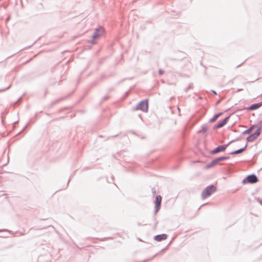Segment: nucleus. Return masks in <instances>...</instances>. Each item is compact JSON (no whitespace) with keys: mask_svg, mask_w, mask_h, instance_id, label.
<instances>
[{"mask_svg":"<svg viewBox=\"0 0 262 262\" xmlns=\"http://www.w3.org/2000/svg\"><path fill=\"white\" fill-rule=\"evenodd\" d=\"M215 191V187L213 185H210L206 187L202 193V197L205 199L210 195L213 192Z\"/></svg>","mask_w":262,"mask_h":262,"instance_id":"f257e3e1","label":"nucleus"},{"mask_svg":"<svg viewBox=\"0 0 262 262\" xmlns=\"http://www.w3.org/2000/svg\"><path fill=\"white\" fill-rule=\"evenodd\" d=\"M104 33V29L102 27H99L97 28L93 35V42L97 40L100 37L102 36Z\"/></svg>","mask_w":262,"mask_h":262,"instance_id":"f03ea898","label":"nucleus"},{"mask_svg":"<svg viewBox=\"0 0 262 262\" xmlns=\"http://www.w3.org/2000/svg\"><path fill=\"white\" fill-rule=\"evenodd\" d=\"M148 105L147 100H143L140 102L137 105L136 110H140L144 112L148 111Z\"/></svg>","mask_w":262,"mask_h":262,"instance_id":"7ed1b4c3","label":"nucleus"},{"mask_svg":"<svg viewBox=\"0 0 262 262\" xmlns=\"http://www.w3.org/2000/svg\"><path fill=\"white\" fill-rule=\"evenodd\" d=\"M228 159V157H220L219 158H217L214 160H213L208 166H207V167L208 168H209V167H211L212 166H214L215 165H216L219 162L221 161H223V160H226V159Z\"/></svg>","mask_w":262,"mask_h":262,"instance_id":"20e7f679","label":"nucleus"},{"mask_svg":"<svg viewBox=\"0 0 262 262\" xmlns=\"http://www.w3.org/2000/svg\"><path fill=\"white\" fill-rule=\"evenodd\" d=\"M162 202V197L159 195L156 196L155 201V212L157 213L161 207V204Z\"/></svg>","mask_w":262,"mask_h":262,"instance_id":"39448f33","label":"nucleus"},{"mask_svg":"<svg viewBox=\"0 0 262 262\" xmlns=\"http://www.w3.org/2000/svg\"><path fill=\"white\" fill-rule=\"evenodd\" d=\"M260 129L259 128H258L253 134L248 136L247 138V141L249 142H251L254 140L259 136L260 134Z\"/></svg>","mask_w":262,"mask_h":262,"instance_id":"423d86ee","label":"nucleus"},{"mask_svg":"<svg viewBox=\"0 0 262 262\" xmlns=\"http://www.w3.org/2000/svg\"><path fill=\"white\" fill-rule=\"evenodd\" d=\"M227 145H226L219 146L212 151V153L215 154L220 151H224L227 148Z\"/></svg>","mask_w":262,"mask_h":262,"instance_id":"0eeeda50","label":"nucleus"},{"mask_svg":"<svg viewBox=\"0 0 262 262\" xmlns=\"http://www.w3.org/2000/svg\"><path fill=\"white\" fill-rule=\"evenodd\" d=\"M247 180L249 183H254L257 182V178L255 175H250L247 177Z\"/></svg>","mask_w":262,"mask_h":262,"instance_id":"6e6552de","label":"nucleus"},{"mask_svg":"<svg viewBox=\"0 0 262 262\" xmlns=\"http://www.w3.org/2000/svg\"><path fill=\"white\" fill-rule=\"evenodd\" d=\"M167 236L165 234L158 235L155 237V239L158 242H160L165 240L167 238Z\"/></svg>","mask_w":262,"mask_h":262,"instance_id":"1a4fd4ad","label":"nucleus"},{"mask_svg":"<svg viewBox=\"0 0 262 262\" xmlns=\"http://www.w3.org/2000/svg\"><path fill=\"white\" fill-rule=\"evenodd\" d=\"M229 117H226L221 123H219L217 125V128H220L223 126L225 124H226L227 120L228 119Z\"/></svg>","mask_w":262,"mask_h":262,"instance_id":"9d476101","label":"nucleus"},{"mask_svg":"<svg viewBox=\"0 0 262 262\" xmlns=\"http://www.w3.org/2000/svg\"><path fill=\"white\" fill-rule=\"evenodd\" d=\"M246 147V145L243 148H241L239 150H236V151H234L231 152V154L235 155V154H238L239 153H241L242 151H243L245 150Z\"/></svg>","mask_w":262,"mask_h":262,"instance_id":"9b49d317","label":"nucleus"},{"mask_svg":"<svg viewBox=\"0 0 262 262\" xmlns=\"http://www.w3.org/2000/svg\"><path fill=\"white\" fill-rule=\"evenodd\" d=\"M260 106V104H254L250 106V110H255L256 108H258Z\"/></svg>","mask_w":262,"mask_h":262,"instance_id":"f8f14e48","label":"nucleus"},{"mask_svg":"<svg viewBox=\"0 0 262 262\" xmlns=\"http://www.w3.org/2000/svg\"><path fill=\"white\" fill-rule=\"evenodd\" d=\"M222 115V113H219L218 114H216L215 115L213 118H212L211 119V122H214L217 119V118L220 116L221 115Z\"/></svg>","mask_w":262,"mask_h":262,"instance_id":"ddd939ff","label":"nucleus"},{"mask_svg":"<svg viewBox=\"0 0 262 262\" xmlns=\"http://www.w3.org/2000/svg\"><path fill=\"white\" fill-rule=\"evenodd\" d=\"M159 73L160 75H162L164 73V71L162 70H159Z\"/></svg>","mask_w":262,"mask_h":262,"instance_id":"4468645a","label":"nucleus"},{"mask_svg":"<svg viewBox=\"0 0 262 262\" xmlns=\"http://www.w3.org/2000/svg\"><path fill=\"white\" fill-rule=\"evenodd\" d=\"M261 204L262 205V201L261 202Z\"/></svg>","mask_w":262,"mask_h":262,"instance_id":"2eb2a0df","label":"nucleus"}]
</instances>
